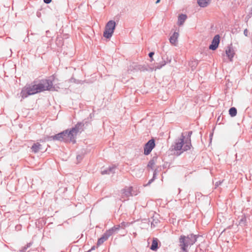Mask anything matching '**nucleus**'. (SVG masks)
Returning <instances> with one entry per match:
<instances>
[{
    "instance_id": "nucleus-33",
    "label": "nucleus",
    "mask_w": 252,
    "mask_h": 252,
    "mask_svg": "<svg viewBox=\"0 0 252 252\" xmlns=\"http://www.w3.org/2000/svg\"><path fill=\"white\" fill-rule=\"evenodd\" d=\"M43 1L45 3L48 4L52 1V0H43Z\"/></svg>"
},
{
    "instance_id": "nucleus-20",
    "label": "nucleus",
    "mask_w": 252,
    "mask_h": 252,
    "mask_svg": "<svg viewBox=\"0 0 252 252\" xmlns=\"http://www.w3.org/2000/svg\"><path fill=\"white\" fill-rule=\"evenodd\" d=\"M108 238H109V237L105 233H104L103 234V235L99 239H98L97 242V244L98 245H101L105 241H106Z\"/></svg>"
},
{
    "instance_id": "nucleus-34",
    "label": "nucleus",
    "mask_w": 252,
    "mask_h": 252,
    "mask_svg": "<svg viewBox=\"0 0 252 252\" xmlns=\"http://www.w3.org/2000/svg\"><path fill=\"white\" fill-rule=\"evenodd\" d=\"M132 67L134 68V69H137H137H139L140 68L139 67H138L136 65L133 64V65H132Z\"/></svg>"
},
{
    "instance_id": "nucleus-29",
    "label": "nucleus",
    "mask_w": 252,
    "mask_h": 252,
    "mask_svg": "<svg viewBox=\"0 0 252 252\" xmlns=\"http://www.w3.org/2000/svg\"><path fill=\"white\" fill-rule=\"evenodd\" d=\"M28 249V248L26 247V246H24L23 247L21 250H20L21 252H26L27 250Z\"/></svg>"
},
{
    "instance_id": "nucleus-38",
    "label": "nucleus",
    "mask_w": 252,
    "mask_h": 252,
    "mask_svg": "<svg viewBox=\"0 0 252 252\" xmlns=\"http://www.w3.org/2000/svg\"><path fill=\"white\" fill-rule=\"evenodd\" d=\"M160 1V0H157L156 1V3L158 4Z\"/></svg>"
},
{
    "instance_id": "nucleus-19",
    "label": "nucleus",
    "mask_w": 252,
    "mask_h": 252,
    "mask_svg": "<svg viewBox=\"0 0 252 252\" xmlns=\"http://www.w3.org/2000/svg\"><path fill=\"white\" fill-rule=\"evenodd\" d=\"M158 248V241L157 239H154L152 241L150 249L153 251H157Z\"/></svg>"
},
{
    "instance_id": "nucleus-36",
    "label": "nucleus",
    "mask_w": 252,
    "mask_h": 252,
    "mask_svg": "<svg viewBox=\"0 0 252 252\" xmlns=\"http://www.w3.org/2000/svg\"><path fill=\"white\" fill-rule=\"evenodd\" d=\"M31 245H32V243H29L27 244V245L26 246L27 248H29L31 246Z\"/></svg>"
},
{
    "instance_id": "nucleus-18",
    "label": "nucleus",
    "mask_w": 252,
    "mask_h": 252,
    "mask_svg": "<svg viewBox=\"0 0 252 252\" xmlns=\"http://www.w3.org/2000/svg\"><path fill=\"white\" fill-rule=\"evenodd\" d=\"M187 16L185 14H181L178 17V24L179 25H182L185 22V20L187 19Z\"/></svg>"
},
{
    "instance_id": "nucleus-7",
    "label": "nucleus",
    "mask_w": 252,
    "mask_h": 252,
    "mask_svg": "<svg viewBox=\"0 0 252 252\" xmlns=\"http://www.w3.org/2000/svg\"><path fill=\"white\" fill-rule=\"evenodd\" d=\"M155 146V142L154 139H152L145 145L144 146V154L148 155L150 154L152 150Z\"/></svg>"
},
{
    "instance_id": "nucleus-32",
    "label": "nucleus",
    "mask_w": 252,
    "mask_h": 252,
    "mask_svg": "<svg viewBox=\"0 0 252 252\" xmlns=\"http://www.w3.org/2000/svg\"><path fill=\"white\" fill-rule=\"evenodd\" d=\"M154 55V53L152 52H150L149 54V57L152 59V57H153V56Z\"/></svg>"
},
{
    "instance_id": "nucleus-15",
    "label": "nucleus",
    "mask_w": 252,
    "mask_h": 252,
    "mask_svg": "<svg viewBox=\"0 0 252 252\" xmlns=\"http://www.w3.org/2000/svg\"><path fill=\"white\" fill-rule=\"evenodd\" d=\"M20 95L22 97V98L24 99L27 97L29 95H31V94H30V93H29L27 88L25 87L22 90Z\"/></svg>"
},
{
    "instance_id": "nucleus-11",
    "label": "nucleus",
    "mask_w": 252,
    "mask_h": 252,
    "mask_svg": "<svg viewBox=\"0 0 252 252\" xmlns=\"http://www.w3.org/2000/svg\"><path fill=\"white\" fill-rule=\"evenodd\" d=\"M171 61V58H166V61L164 57L162 58V61L159 63H157L155 65L156 69H160L162 67L164 66L167 63H170Z\"/></svg>"
},
{
    "instance_id": "nucleus-31",
    "label": "nucleus",
    "mask_w": 252,
    "mask_h": 252,
    "mask_svg": "<svg viewBox=\"0 0 252 252\" xmlns=\"http://www.w3.org/2000/svg\"><path fill=\"white\" fill-rule=\"evenodd\" d=\"M248 30L246 29L244 30V34L246 36H248Z\"/></svg>"
},
{
    "instance_id": "nucleus-37",
    "label": "nucleus",
    "mask_w": 252,
    "mask_h": 252,
    "mask_svg": "<svg viewBox=\"0 0 252 252\" xmlns=\"http://www.w3.org/2000/svg\"><path fill=\"white\" fill-rule=\"evenodd\" d=\"M94 249H95V246H93L92 247L91 249L89 252H90L92 250H94Z\"/></svg>"
},
{
    "instance_id": "nucleus-4",
    "label": "nucleus",
    "mask_w": 252,
    "mask_h": 252,
    "mask_svg": "<svg viewBox=\"0 0 252 252\" xmlns=\"http://www.w3.org/2000/svg\"><path fill=\"white\" fill-rule=\"evenodd\" d=\"M116 28V22L113 20H110L106 24L105 30L103 32V36L106 38H110Z\"/></svg>"
},
{
    "instance_id": "nucleus-24",
    "label": "nucleus",
    "mask_w": 252,
    "mask_h": 252,
    "mask_svg": "<svg viewBox=\"0 0 252 252\" xmlns=\"http://www.w3.org/2000/svg\"><path fill=\"white\" fill-rule=\"evenodd\" d=\"M116 232L114 230L113 228L112 227L111 228L109 229V230L106 231V232L104 233L108 237L111 236L112 235H113L114 233H115Z\"/></svg>"
},
{
    "instance_id": "nucleus-16",
    "label": "nucleus",
    "mask_w": 252,
    "mask_h": 252,
    "mask_svg": "<svg viewBox=\"0 0 252 252\" xmlns=\"http://www.w3.org/2000/svg\"><path fill=\"white\" fill-rule=\"evenodd\" d=\"M211 0H197V3L201 7H205L208 5Z\"/></svg>"
},
{
    "instance_id": "nucleus-13",
    "label": "nucleus",
    "mask_w": 252,
    "mask_h": 252,
    "mask_svg": "<svg viewBox=\"0 0 252 252\" xmlns=\"http://www.w3.org/2000/svg\"><path fill=\"white\" fill-rule=\"evenodd\" d=\"M178 36L179 33L175 32L169 38L170 43L172 45H176Z\"/></svg>"
},
{
    "instance_id": "nucleus-8",
    "label": "nucleus",
    "mask_w": 252,
    "mask_h": 252,
    "mask_svg": "<svg viewBox=\"0 0 252 252\" xmlns=\"http://www.w3.org/2000/svg\"><path fill=\"white\" fill-rule=\"evenodd\" d=\"M64 133L63 132L59 133L55 135L51 136H47L45 138V140L46 141H51V140H58L60 141H64Z\"/></svg>"
},
{
    "instance_id": "nucleus-21",
    "label": "nucleus",
    "mask_w": 252,
    "mask_h": 252,
    "mask_svg": "<svg viewBox=\"0 0 252 252\" xmlns=\"http://www.w3.org/2000/svg\"><path fill=\"white\" fill-rule=\"evenodd\" d=\"M239 225L241 226H245L247 225V219L245 215L241 216V218L239 221Z\"/></svg>"
},
{
    "instance_id": "nucleus-10",
    "label": "nucleus",
    "mask_w": 252,
    "mask_h": 252,
    "mask_svg": "<svg viewBox=\"0 0 252 252\" xmlns=\"http://www.w3.org/2000/svg\"><path fill=\"white\" fill-rule=\"evenodd\" d=\"M192 133L191 131L188 132V137L185 140V146L184 147L183 151H186L190 149L191 147L190 137Z\"/></svg>"
},
{
    "instance_id": "nucleus-1",
    "label": "nucleus",
    "mask_w": 252,
    "mask_h": 252,
    "mask_svg": "<svg viewBox=\"0 0 252 252\" xmlns=\"http://www.w3.org/2000/svg\"><path fill=\"white\" fill-rule=\"evenodd\" d=\"M26 87L31 95L44 91L54 90L53 81L50 79L42 80L37 84L31 85Z\"/></svg>"
},
{
    "instance_id": "nucleus-3",
    "label": "nucleus",
    "mask_w": 252,
    "mask_h": 252,
    "mask_svg": "<svg viewBox=\"0 0 252 252\" xmlns=\"http://www.w3.org/2000/svg\"><path fill=\"white\" fill-rule=\"evenodd\" d=\"M84 124L83 123H78L74 127L70 129H66L63 131L64 134L65 142H72L73 143L76 142V137L77 134L82 130Z\"/></svg>"
},
{
    "instance_id": "nucleus-2",
    "label": "nucleus",
    "mask_w": 252,
    "mask_h": 252,
    "mask_svg": "<svg viewBox=\"0 0 252 252\" xmlns=\"http://www.w3.org/2000/svg\"><path fill=\"white\" fill-rule=\"evenodd\" d=\"M198 235L189 234L187 236L181 235L179 239V246L182 252H188V248L193 245L197 241Z\"/></svg>"
},
{
    "instance_id": "nucleus-14",
    "label": "nucleus",
    "mask_w": 252,
    "mask_h": 252,
    "mask_svg": "<svg viewBox=\"0 0 252 252\" xmlns=\"http://www.w3.org/2000/svg\"><path fill=\"white\" fill-rule=\"evenodd\" d=\"M225 53L228 57V59L230 61H232V58L234 57V52L233 49L230 47H227V49L225 50Z\"/></svg>"
},
{
    "instance_id": "nucleus-23",
    "label": "nucleus",
    "mask_w": 252,
    "mask_h": 252,
    "mask_svg": "<svg viewBox=\"0 0 252 252\" xmlns=\"http://www.w3.org/2000/svg\"><path fill=\"white\" fill-rule=\"evenodd\" d=\"M229 114L231 117H234L237 114V109L235 107H231L229 110Z\"/></svg>"
},
{
    "instance_id": "nucleus-27",
    "label": "nucleus",
    "mask_w": 252,
    "mask_h": 252,
    "mask_svg": "<svg viewBox=\"0 0 252 252\" xmlns=\"http://www.w3.org/2000/svg\"><path fill=\"white\" fill-rule=\"evenodd\" d=\"M157 172H158L157 169H155L154 171L153 176L152 179H153L154 180L156 179Z\"/></svg>"
},
{
    "instance_id": "nucleus-28",
    "label": "nucleus",
    "mask_w": 252,
    "mask_h": 252,
    "mask_svg": "<svg viewBox=\"0 0 252 252\" xmlns=\"http://www.w3.org/2000/svg\"><path fill=\"white\" fill-rule=\"evenodd\" d=\"M221 183H222V182L220 181L216 182L215 183V187L217 188V187H219L221 184Z\"/></svg>"
},
{
    "instance_id": "nucleus-30",
    "label": "nucleus",
    "mask_w": 252,
    "mask_h": 252,
    "mask_svg": "<svg viewBox=\"0 0 252 252\" xmlns=\"http://www.w3.org/2000/svg\"><path fill=\"white\" fill-rule=\"evenodd\" d=\"M154 181V180L153 179H152V178L151 179H150V180L149 181L148 183L146 184V186H149V185H150V184H151V183H152Z\"/></svg>"
},
{
    "instance_id": "nucleus-35",
    "label": "nucleus",
    "mask_w": 252,
    "mask_h": 252,
    "mask_svg": "<svg viewBox=\"0 0 252 252\" xmlns=\"http://www.w3.org/2000/svg\"><path fill=\"white\" fill-rule=\"evenodd\" d=\"M77 160H81L82 159V157L80 155H78L76 157Z\"/></svg>"
},
{
    "instance_id": "nucleus-22",
    "label": "nucleus",
    "mask_w": 252,
    "mask_h": 252,
    "mask_svg": "<svg viewBox=\"0 0 252 252\" xmlns=\"http://www.w3.org/2000/svg\"><path fill=\"white\" fill-rule=\"evenodd\" d=\"M157 157H153L149 162L148 164V167L151 168L153 169V166L155 165L156 161L157 160Z\"/></svg>"
},
{
    "instance_id": "nucleus-6",
    "label": "nucleus",
    "mask_w": 252,
    "mask_h": 252,
    "mask_svg": "<svg viewBox=\"0 0 252 252\" xmlns=\"http://www.w3.org/2000/svg\"><path fill=\"white\" fill-rule=\"evenodd\" d=\"M121 192L122 198H124V200L130 196L136 195V193L133 192V189L131 187L125 188L121 190Z\"/></svg>"
},
{
    "instance_id": "nucleus-5",
    "label": "nucleus",
    "mask_w": 252,
    "mask_h": 252,
    "mask_svg": "<svg viewBox=\"0 0 252 252\" xmlns=\"http://www.w3.org/2000/svg\"><path fill=\"white\" fill-rule=\"evenodd\" d=\"M185 139V136L184 135L183 133H182L180 138L176 140L174 144L172 146L173 149L175 151L183 150L185 143L184 142Z\"/></svg>"
},
{
    "instance_id": "nucleus-9",
    "label": "nucleus",
    "mask_w": 252,
    "mask_h": 252,
    "mask_svg": "<svg viewBox=\"0 0 252 252\" xmlns=\"http://www.w3.org/2000/svg\"><path fill=\"white\" fill-rule=\"evenodd\" d=\"M220 37L219 34L216 35L212 41L211 44L209 46V49L212 50H215L219 46L220 41Z\"/></svg>"
},
{
    "instance_id": "nucleus-25",
    "label": "nucleus",
    "mask_w": 252,
    "mask_h": 252,
    "mask_svg": "<svg viewBox=\"0 0 252 252\" xmlns=\"http://www.w3.org/2000/svg\"><path fill=\"white\" fill-rule=\"evenodd\" d=\"M120 224V226L121 227V228H125V227H127L129 226V223L128 222H122V223H121Z\"/></svg>"
},
{
    "instance_id": "nucleus-26",
    "label": "nucleus",
    "mask_w": 252,
    "mask_h": 252,
    "mask_svg": "<svg viewBox=\"0 0 252 252\" xmlns=\"http://www.w3.org/2000/svg\"><path fill=\"white\" fill-rule=\"evenodd\" d=\"M112 228H113V229L115 231V232L116 233H117L118 231V230H119V229L120 228H121V227L120 226V224H119V225H115Z\"/></svg>"
},
{
    "instance_id": "nucleus-17",
    "label": "nucleus",
    "mask_w": 252,
    "mask_h": 252,
    "mask_svg": "<svg viewBox=\"0 0 252 252\" xmlns=\"http://www.w3.org/2000/svg\"><path fill=\"white\" fill-rule=\"evenodd\" d=\"M41 145L39 143H34L32 146L31 149L32 151L34 153H37L41 149Z\"/></svg>"
},
{
    "instance_id": "nucleus-12",
    "label": "nucleus",
    "mask_w": 252,
    "mask_h": 252,
    "mask_svg": "<svg viewBox=\"0 0 252 252\" xmlns=\"http://www.w3.org/2000/svg\"><path fill=\"white\" fill-rule=\"evenodd\" d=\"M115 166H110L107 169L101 170V173L102 175L114 173L115 172Z\"/></svg>"
}]
</instances>
